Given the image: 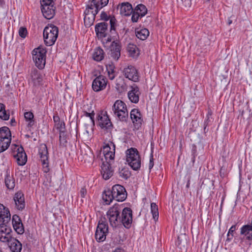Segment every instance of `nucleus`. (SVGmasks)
I'll list each match as a JSON object with an SVG mask.
<instances>
[{"label":"nucleus","instance_id":"nucleus-1","mask_svg":"<svg viewBox=\"0 0 252 252\" xmlns=\"http://www.w3.org/2000/svg\"><path fill=\"white\" fill-rule=\"evenodd\" d=\"M123 206L116 203L110 207L106 213L110 225L114 228L120 225L121 213Z\"/></svg>","mask_w":252,"mask_h":252},{"label":"nucleus","instance_id":"nucleus-2","mask_svg":"<svg viewBox=\"0 0 252 252\" xmlns=\"http://www.w3.org/2000/svg\"><path fill=\"white\" fill-rule=\"evenodd\" d=\"M58 28L50 24L46 26L43 31V38L45 44L47 46L53 45L56 42L58 36Z\"/></svg>","mask_w":252,"mask_h":252},{"label":"nucleus","instance_id":"nucleus-3","mask_svg":"<svg viewBox=\"0 0 252 252\" xmlns=\"http://www.w3.org/2000/svg\"><path fill=\"white\" fill-rule=\"evenodd\" d=\"M114 116L121 122H126L128 117L127 107L125 103L121 100H117L112 106Z\"/></svg>","mask_w":252,"mask_h":252},{"label":"nucleus","instance_id":"nucleus-4","mask_svg":"<svg viewBox=\"0 0 252 252\" xmlns=\"http://www.w3.org/2000/svg\"><path fill=\"white\" fill-rule=\"evenodd\" d=\"M126 161L133 170L137 171L140 169L141 158L136 148H131L127 150Z\"/></svg>","mask_w":252,"mask_h":252},{"label":"nucleus","instance_id":"nucleus-5","mask_svg":"<svg viewBox=\"0 0 252 252\" xmlns=\"http://www.w3.org/2000/svg\"><path fill=\"white\" fill-rule=\"evenodd\" d=\"M46 53V49L41 47L35 48L32 51L33 60L35 66L39 69L44 68Z\"/></svg>","mask_w":252,"mask_h":252},{"label":"nucleus","instance_id":"nucleus-6","mask_svg":"<svg viewBox=\"0 0 252 252\" xmlns=\"http://www.w3.org/2000/svg\"><path fill=\"white\" fill-rule=\"evenodd\" d=\"M38 155L44 172L45 173L48 172L50 170L49 167V153L46 144H42L40 145L38 149Z\"/></svg>","mask_w":252,"mask_h":252},{"label":"nucleus","instance_id":"nucleus-7","mask_svg":"<svg viewBox=\"0 0 252 252\" xmlns=\"http://www.w3.org/2000/svg\"><path fill=\"white\" fill-rule=\"evenodd\" d=\"M120 217V225L123 224L126 228H129L132 222V211L130 208H122Z\"/></svg>","mask_w":252,"mask_h":252},{"label":"nucleus","instance_id":"nucleus-8","mask_svg":"<svg viewBox=\"0 0 252 252\" xmlns=\"http://www.w3.org/2000/svg\"><path fill=\"white\" fill-rule=\"evenodd\" d=\"M12 232L10 222H2L0 224V241L4 243L9 242L12 237Z\"/></svg>","mask_w":252,"mask_h":252},{"label":"nucleus","instance_id":"nucleus-9","mask_svg":"<svg viewBox=\"0 0 252 252\" xmlns=\"http://www.w3.org/2000/svg\"><path fill=\"white\" fill-rule=\"evenodd\" d=\"M114 199L122 202L126 198L127 192L126 189L119 184L114 185L111 189Z\"/></svg>","mask_w":252,"mask_h":252},{"label":"nucleus","instance_id":"nucleus-10","mask_svg":"<svg viewBox=\"0 0 252 252\" xmlns=\"http://www.w3.org/2000/svg\"><path fill=\"white\" fill-rule=\"evenodd\" d=\"M121 48L122 46L119 41H113L109 48L108 57L117 61L121 56Z\"/></svg>","mask_w":252,"mask_h":252},{"label":"nucleus","instance_id":"nucleus-11","mask_svg":"<svg viewBox=\"0 0 252 252\" xmlns=\"http://www.w3.org/2000/svg\"><path fill=\"white\" fill-rule=\"evenodd\" d=\"M98 125L102 129L107 131H111L113 128V125L107 115V112H101L98 116Z\"/></svg>","mask_w":252,"mask_h":252},{"label":"nucleus","instance_id":"nucleus-12","mask_svg":"<svg viewBox=\"0 0 252 252\" xmlns=\"http://www.w3.org/2000/svg\"><path fill=\"white\" fill-rule=\"evenodd\" d=\"M41 5V11L43 16L47 19L53 18L55 14L56 7L54 6L55 2L49 3V2H40Z\"/></svg>","mask_w":252,"mask_h":252},{"label":"nucleus","instance_id":"nucleus-13","mask_svg":"<svg viewBox=\"0 0 252 252\" xmlns=\"http://www.w3.org/2000/svg\"><path fill=\"white\" fill-rule=\"evenodd\" d=\"M123 74L126 78L134 82L139 81V75L137 69L132 65H128L125 67Z\"/></svg>","mask_w":252,"mask_h":252},{"label":"nucleus","instance_id":"nucleus-14","mask_svg":"<svg viewBox=\"0 0 252 252\" xmlns=\"http://www.w3.org/2000/svg\"><path fill=\"white\" fill-rule=\"evenodd\" d=\"M130 119L133 124L134 128L138 130L142 126L143 122L142 114L138 109H133L130 112Z\"/></svg>","mask_w":252,"mask_h":252},{"label":"nucleus","instance_id":"nucleus-15","mask_svg":"<svg viewBox=\"0 0 252 252\" xmlns=\"http://www.w3.org/2000/svg\"><path fill=\"white\" fill-rule=\"evenodd\" d=\"M107 83L106 78L103 75H100L93 80L92 89L94 92H99L105 89Z\"/></svg>","mask_w":252,"mask_h":252},{"label":"nucleus","instance_id":"nucleus-16","mask_svg":"<svg viewBox=\"0 0 252 252\" xmlns=\"http://www.w3.org/2000/svg\"><path fill=\"white\" fill-rule=\"evenodd\" d=\"M97 14L94 13V9H90V6L87 5L84 11V24L86 27H91L94 23Z\"/></svg>","mask_w":252,"mask_h":252},{"label":"nucleus","instance_id":"nucleus-17","mask_svg":"<svg viewBox=\"0 0 252 252\" xmlns=\"http://www.w3.org/2000/svg\"><path fill=\"white\" fill-rule=\"evenodd\" d=\"M108 24L105 22L99 23L95 26V32L99 38L106 37L109 32L108 30Z\"/></svg>","mask_w":252,"mask_h":252},{"label":"nucleus","instance_id":"nucleus-18","mask_svg":"<svg viewBox=\"0 0 252 252\" xmlns=\"http://www.w3.org/2000/svg\"><path fill=\"white\" fill-rule=\"evenodd\" d=\"M115 145L111 141H109L103 147V153L106 159L109 158L113 159L115 157Z\"/></svg>","mask_w":252,"mask_h":252},{"label":"nucleus","instance_id":"nucleus-19","mask_svg":"<svg viewBox=\"0 0 252 252\" xmlns=\"http://www.w3.org/2000/svg\"><path fill=\"white\" fill-rule=\"evenodd\" d=\"M30 76L33 87H38L42 85V76L37 69L33 68L32 69Z\"/></svg>","mask_w":252,"mask_h":252},{"label":"nucleus","instance_id":"nucleus-20","mask_svg":"<svg viewBox=\"0 0 252 252\" xmlns=\"http://www.w3.org/2000/svg\"><path fill=\"white\" fill-rule=\"evenodd\" d=\"M117 22V20L115 18H112L109 22L110 29L108 33V35L106 37L107 42H111L112 40L115 41V40L117 39L116 37L118 36V34L116 32Z\"/></svg>","mask_w":252,"mask_h":252},{"label":"nucleus","instance_id":"nucleus-21","mask_svg":"<svg viewBox=\"0 0 252 252\" xmlns=\"http://www.w3.org/2000/svg\"><path fill=\"white\" fill-rule=\"evenodd\" d=\"M109 0H92L88 4L90 9H94V13L97 14L100 9L106 6Z\"/></svg>","mask_w":252,"mask_h":252},{"label":"nucleus","instance_id":"nucleus-22","mask_svg":"<svg viewBox=\"0 0 252 252\" xmlns=\"http://www.w3.org/2000/svg\"><path fill=\"white\" fill-rule=\"evenodd\" d=\"M12 223L15 231L19 234H22L24 232V228L20 218L17 215L12 217Z\"/></svg>","mask_w":252,"mask_h":252},{"label":"nucleus","instance_id":"nucleus-23","mask_svg":"<svg viewBox=\"0 0 252 252\" xmlns=\"http://www.w3.org/2000/svg\"><path fill=\"white\" fill-rule=\"evenodd\" d=\"M13 199L17 209L23 210L25 207V197L23 193L21 191H18L15 194Z\"/></svg>","mask_w":252,"mask_h":252},{"label":"nucleus","instance_id":"nucleus-24","mask_svg":"<svg viewBox=\"0 0 252 252\" xmlns=\"http://www.w3.org/2000/svg\"><path fill=\"white\" fill-rule=\"evenodd\" d=\"M113 172L114 171L109 162H103L101 165V174L104 180H106L111 178L113 175Z\"/></svg>","mask_w":252,"mask_h":252},{"label":"nucleus","instance_id":"nucleus-25","mask_svg":"<svg viewBox=\"0 0 252 252\" xmlns=\"http://www.w3.org/2000/svg\"><path fill=\"white\" fill-rule=\"evenodd\" d=\"M20 149L18 150V153L13 155V157L16 159L18 164L22 166L26 164L27 161V157L23 147H20Z\"/></svg>","mask_w":252,"mask_h":252},{"label":"nucleus","instance_id":"nucleus-26","mask_svg":"<svg viewBox=\"0 0 252 252\" xmlns=\"http://www.w3.org/2000/svg\"><path fill=\"white\" fill-rule=\"evenodd\" d=\"M131 90L128 93V97L129 100L133 103H137L139 100V89L138 87L134 84L131 86Z\"/></svg>","mask_w":252,"mask_h":252},{"label":"nucleus","instance_id":"nucleus-27","mask_svg":"<svg viewBox=\"0 0 252 252\" xmlns=\"http://www.w3.org/2000/svg\"><path fill=\"white\" fill-rule=\"evenodd\" d=\"M11 136V132L8 127L3 126L0 128V141H1V139H3L4 144L6 143V146L8 145V144H10Z\"/></svg>","mask_w":252,"mask_h":252},{"label":"nucleus","instance_id":"nucleus-28","mask_svg":"<svg viewBox=\"0 0 252 252\" xmlns=\"http://www.w3.org/2000/svg\"><path fill=\"white\" fill-rule=\"evenodd\" d=\"M118 8L120 9V12L121 15L126 16L131 14L133 10L132 5L128 2H123L119 4Z\"/></svg>","mask_w":252,"mask_h":252},{"label":"nucleus","instance_id":"nucleus-29","mask_svg":"<svg viewBox=\"0 0 252 252\" xmlns=\"http://www.w3.org/2000/svg\"><path fill=\"white\" fill-rule=\"evenodd\" d=\"M10 219L11 215L9 209L0 203V221L2 222H9Z\"/></svg>","mask_w":252,"mask_h":252},{"label":"nucleus","instance_id":"nucleus-30","mask_svg":"<svg viewBox=\"0 0 252 252\" xmlns=\"http://www.w3.org/2000/svg\"><path fill=\"white\" fill-rule=\"evenodd\" d=\"M240 234L246 240H252V226L250 224L243 225L241 228Z\"/></svg>","mask_w":252,"mask_h":252},{"label":"nucleus","instance_id":"nucleus-31","mask_svg":"<svg viewBox=\"0 0 252 252\" xmlns=\"http://www.w3.org/2000/svg\"><path fill=\"white\" fill-rule=\"evenodd\" d=\"M96 230L99 233L102 232V234H107L108 233V225L105 217L101 218L98 221Z\"/></svg>","mask_w":252,"mask_h":252},{"label":"nucleus","instance_id":"nucleus-32","mask_svg":"<svg viewBox=\"0 0 252 252\" xmlns=\"http://www.w3.org/2000/svg\"><path fill=\"white\" fill-rule=\"evenodd\" d=\"M9 242H11L9 247L12 252H21L22 245L19 241L12 237Z\"/></svg>","mask_w":252,"mask_h":252},{"label":"nucleus","instance_id":"nucleus-33","mask_svg":"<svg viewBox=\"0 0 252 252\" xmlns=\"http://www.w3.org/2000/svg\"><path fill=\"white\" fill-rule=\"evenodd\" d=\"M135 34L137 37L142 40H145L149 35V32L146 28L135 29Z\"/></svg>","mask_w":252,"mask_h":252},{"label":"nucleus","instance_id":"nucleus-34","mask_svg":"<svg viewBox=\"0 0 252 252\" xmlns=\"http://www.w3.org/2000/svg\"><path fill=\"white\" fill-rule=\"evenodd\" d=\"M115 85V88L119 93L124 91L126 89V84L122 76H119L116 79Z\"/></svg>","mask_w":252,"mask_h":252},{"label":"nucleus","instance_id":"nucleus-35","mask_svg":"<svg viewBox=\"0 0 252 252\" xmlns=\"http://www.w3.org/2000/svg\"><path fill=\"white\" fill-rule=\"evenodd\" d=\"M102 197L106 205H109L112 200L114 199L112 190L110 189L105 190L103 192Z\"/></svg>","mask_w":252,"mask_h":252},{"label":"nucleus","instance_id":"nucleus-36","mask_svg":"<svg viewBox=\"0 0 252 252\" xmlns=\"http://www.w3.org/2000/svg\"><path fill=\"white\" fill-rule=\"evenodd\" d=\"M104 57V52L100 47H97L95 49L93 54V59L94 60L99 62L102 60Z\"/></svg>","mask_w":252,"mask_h":252},{"label":"nucleus","instance_id":"nucleus-37","mask_svg":"<svg viewBox=\"0 0 252 252\" xmlns=\"http://www.w3.org/2000/svg\"><path fill=\"white\" fill-rule=\"evenodd\" d=\"M4 180L5 186L8 189H12L14 188L15 186V180L7 172Z\"/></svg>","mask_w":252,"mask_h":252},{"label":"nucleus","instance_id":"nucleus-38","mask_svg":"<svg viewBox=\"0 0 252 252\" xmlns=\"http://www.w3.org/2000/svg\"><path fill=\"white\" fill-rule=\"evenodd\" d=\"M133 11L139 14L141 16V18H142L147 14V8L144 4H139L133 9Z\"/></svg>","mask_w":252,"mask_h":252},{"label":"nucleus","instance_id":"nucleus-39","mask_svg":"<svg viewBox=\"0 0 252 252\" xmlns=\"http://www.w3.org/2000/svg\"><path fill=\"white\" fill-rule=\"evenodd\" d=\"M115 66L113 63L106 65V70L108 73V76L110 80H113L116 76Z\"/></svg>","mask_w":252,"mask_h":252},{"label":"nucleus","instance_id":"nucleus-40","mask_svg":"<svg viewBox=\"0 0 252 252\" xmlns=\"http://www.w3.org/2000/svg\"><path fill=\"white\" fill-rule=\"evenodd\" d=\"M59 134V141L60 146L62 147H65L67 143V134L65 131L64 130H60Z\"/></svg>","mask_w":252,"mask_h":252},{"label":"nucleus","instance_id":"nucleus-41","mask_svg":"<svg viewBox=\"0 0 252 252\" xmlns=\"http://www.w3.org/2000/svg\"><path fill=\"white\" fill-rule=\"evenodd\" d=\"M9 113H7L5 110V105L0 103V118L3 120H8L9 118Z\"/></svg>","mask_w":252,"mask_h":252},{"label":"nucleus","instance_id":"nucleus-42","mask_svg":"<svg viewBox=\"0 0 252 252\" xmlns=\"http://www.w3.org/2000/svg\"><path fill=\"white\" fill-rule=\"evenodd\" d=\"M151 213L153 215V219L156 221L158 219V205L155 203H152L151 204Z\"/></svg>","mask_w":252,"mask_h":252},{"label":"nucleus","instance_id":"nucleus-43","mask_svg":"<svg viewBox=\"0 0 252 252\" xmlns=\"http://www.w3.org/2000/svg\"><path fill=\"white\" fill-rule=\"evenodd\" d=\"M127 50L131 57H134L136 54H138V53H137L138 51V48L134 44H128L127 47Z\"/></svg>","mask_w":252,"mask_h":252},{"label":"nucleus","instance_id":"nucleus-44","mask_svg":"<svg viewBox=\"0 0 252 252\" xmlns=\"http://www.w3.org/2000/svg\"><path fill=\"white\" fill-rule=\"evenodd\" d=\"M119 173L120 177L125 180H127L131 176V172L127 168H123L119 171Z\"/></svg>","mask_w":252,"mask_h":252},{"label":"nucleus","instance_id":"nucleus-45","mask_svg":"<svg viewBox=\"0 0 252 252\" xmlns=\"http://www.w3.org/2000/svg\"><path fill=\"white\" fill-rule=\"evenodd\" d=\"M80 152L81 153V155L83 156L82 158L84 159L85 162L89 161L90 158H91L93 157V153H91L89 149H88V153H86V151L85 150V153L84 154L82 149H80Z\"/></svg>","mask_w":252,"mask_h":252},{"label":"nucleus","instance_id":"nucleus-46","mask_svg":"<svg viewBox=\"0 0 252 252\" xmlns=\"http://www.w3.org/2000/svg\"><path fill=\"white\" fill-rule=\"evenodd\" d=\"M80 152L81 153V155L83 156L82 158L84 159L85 162L89 161L90 158H91L93 157V153H91L89 149H88V153H86V151L85 150V153L84 154L82 149H80Z\"/></svg>","mask_w":252,"mask_h":252},{"label":"nucleus","instance_id":"nucleus-47","mask_svg":"<svg viewBox=\"0 0 252 252\" xmlns=\"http://www.w3.org/2000/svg\"><path fill=\"white\" fill-rule=\"evenodd\" d=\"M236 229V225H233L229 229L227 234L226 241L230 242L231 241L234 237L233 233Z\"/></svg>","mask_w":252,"mask_h":252},{"label":"nucleus","instance_id":"nucleus-48","mask_svg":"<svg viewBox=\"0 0 252 252\" xmlns=\"http://www.w3.org/2000/svg\"><path fill=\"white\" fill-rule=\"evenodd\" d=\"M106 235L107 234H102V232L99 233L98 231L96 230L95 233V238L96 240L98 242H103L106 239Z\"/></svg>","mask_w":252,"mask_h":252},{"label":"nucleus","instance_id":"nucleus-49","mask_svg":"<svg viewBox=\"0 0 252 252\" xmlns=\"http://www.w3.org/2000/svg\"><path fill=\"white\" fill-rule=\"evenodd\" d=\"M115 18L114 16H111L108 15L107 13L105 11H102L100 16V19L104 21H107L109 20L110 21L111 19Z\"/></svg>","mask_w":252,"mask_h":252},{"label":"nucleus","instance_id":"nucleus-50","mask_svg":"<svg viewBox=\"0 0 252 252\" xmlns=\"http://www.w3.org/2000/svg\"><path fill=\"white\" fill-rule=\"evenodd\" d=\"M28 34L27 28L24 27H21L19 30V34L22 38H25Z\"/></svg>","mask_w":252,"mask_h":252},{"label":"nucleus","instance_id":"nucleus-51","mask_svg":"<svg viewBox=\"0 0 252 252\" xmlns=\"http://www.w3.org/2000/svg\"><path fill=\"white\" fill-rule=\"evenodd\" d=\"M211 120L210 119V118H206V119L204 121L203 126V130L204 133H206L208 131L209 129L207 127L208 126L211 125Z\"/></svg>","mask_w":252,"mask_h":252},{"label":"nucleus","instance_id":"nucleus-52","mask_svg":"<svg viewBox=\"0 0 252 252\" xmlns=\"http://www.w3.org/2000/svg\"><path fill=\"white\" fill-rule=\"evenodd\" d=\"M6 144H4V140L1 139L0 141V153L3 152L5 151L9 147L10 144H8V145L6 146Z\"/></svg>","mask_w":252,"mask_h":252},{"label":"nucleus","instance_id":"nucleus-53","mask_svg":"<svg viewBox=\"0 0 252 252\" xmlns=\"http://www.w3.org/2000/svg\"><path fill=\"white\" fill-rule=\"evenodd\" d=\"M84 116L90 117V120L91 122L94 124V111H93L91 113L87 112V111H84Z\"/></svg>","mask_w":252,"mask_h":252},{"label":"nucleus","instance_id":"nucleus-54","mask_svg":"<svg viewBox=\"0 0 252 252\" xmlns=\"http://www.w3.org/2000/svg\"><path fill=\"white\" fill-rule=\"evenodd\" d=\"M131 21L132 22H137L141 16L133 10L132 12Z\"/></svg>","mask_w":252,"mask_h":252},{"label":"nucleus","instance_id":"nucleus-55","mask_svg":"<svg viewBox=\"0 0 252 252\" xmlns=\"http://www.w3.org/2000/svg\"><path fill=\"white\" fill-rule=\"evenodd\" d=\"M24 117L25 120L27 121L31 120L33 119L34 116L32 112H27L24 114Z\"/></svg>","mask_w":252,"mask_h":252},{"label":"nucleus","instance_id":"nucleus-56","mask_svg":"<svg viewBox=\"0 0 252 252\" xmlns=\"http://www.w3.org/2000/svg\"><path fill=\"white\" fill-rule=\"evenodd\" d=\"M20 147H23L22 146H19L15 144H12L11 146V150L12 152V155L15 154L16 153H18L19 151L18 150L20 149Z\"/></svg>","mask_w":252,"mask_h":252},{"label":"nucleus","instance_id":"nucleus-57","mask_svg":"<svg viewBox=\"0 0 252 252\" xmlns=\"http://www.w3.org/2000/svg\"><path fill=\"white\" fill-rule=\"evenodd\" d=\"M154 165V158H153V155L152 153L150 155V161L149 163V169L150 170L152 169V168L153 167Z\"/></svg>","mask_w":252,"mask_h":252},{"label":"nucleus","instance_id":"nucleus-58","mask_svg":"<svg viewBox=\"0 0 252 252\" xmlns=\"http://www.w3.org/2000/svg\"><path fill=\"white\" fill-rule=\"evenodd\" d=\"M56 125L57 126V129L59 130V131L62 130V129H65V123L64 122H60Z\"/></svg>","mask_w":252,"mask_h":252},{"label":"nucleus","instance_id":"nucleus-59","mask_svg":"<svg viewBox=\"0 0 252 252\" xmlns=\"http://www.w3.org/2000/svg\"><path fill=\"white\" fill-rule=\"evenodd\" d=\"M87 189L85 188V187L82 188L80 191V194L81 197L82 198H84L87 194Z\"/></svg>","mask_w":252,"mask_h":252},{"label":"nucleus","instance_id":"nucleus-60","mask_svg":"<svg viewBox=\"0 0 252 252\" xmlns=\"http://www.w3.org/2000/svg\"><path fill=\"white\" fill-rule=\"evenodd\" d=\"M29 123L28 124V127H32L33 126V125L35 124V122L34 119H32L31 120H29Z\"/></svg>","mask_w":252,"mask_h":252},{"label":"nucleus","instance_id":"nucleus-61","mask_svg":"<svg viewBox=\"0 0 252 252\" xmlns=\"http://www.w3.org/2000/svg\"><path fill=\"white\" fill-rule=\"evenodd\" d=\"M53 120L54 122L56 123V125L57 123H59L60 122V118L59 116H54L53 117Z\"/></svg>","mask_w":252,"mask_h":252},{"label":"nucleus","instance_id":"nucleus-62","mask_svg":"<svg viewBox=\"0 0 252 252\" xmlns=\"http://www.w3.org/2000/svg\"><path fill=\"white\" fill-rule=\"evenodd\" d=\"M212 110L209 108L208 110V113L206 115V118H210L212 115Z\"/></svg>","mask_w":252,"mask_h":252},{"label":"nucleus","instance_id":"nucleus-63","mask_svg":"<svg viewBox=\"0 0 252 252\" xmlns=\"http://www.w3.org/2000/svg\"><path fill=\"white\" fill-rule=\"evenodd\" d=\"M16 123V122L15 121L14 118H12L10 120L11 125L12 126H14L15 125Z\"/></svg>","mask_w":252,"mask_h":252},{"label":"nucleus","instance_id":"nucleus-64","mask_svg":"<svg viewBox=\"0 0 252 252\" xmlns=\"http://www.w3.org/2000/svg\"><path fill=\"white\" fill-rule=\"evenodd\" d=\"M113 252H124V250L121 248H116Z\"/></svg>","mask_w":252,"mask_h":252}]
</instances>
